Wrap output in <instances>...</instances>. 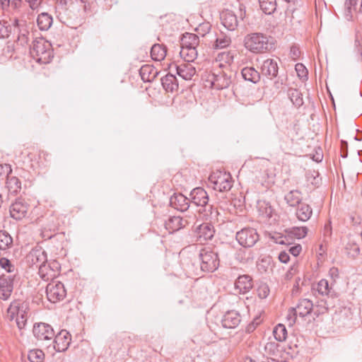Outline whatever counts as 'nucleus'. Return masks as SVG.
Returning a JSON list of instances; mask_svg holds the SVG:
<instances>
[{
  "instance_id": "1",
  "label": "nucleus",
  "mask_w": 362,
  "mask_h": 362,
  "mask_svg": "<svg viewBox=\"0 0 362 362\" xmlns=\"http://www.w3.org/2000/svg\"><path fill=\"white\" fill-rule=\"evenodd\" d=\"M28 303L21 300H15L7 309L6 317L10 321L15 320L19 329L25 328L28 320Z\"/></svg>"
},
{
  "instance_id": "2",
  "label": "nucleus",
  "mask_w": 362,
  "mask_h": 362,
  "mask_svg": "<svg viewBox=\"0 0 362 362\" xmlns=\"http://www.w3.org/2000/svg\"><path fill=\"white\" fill-rule=\"evenodd\" d=\"M30 52L42 64H48L53 57L52 45L44 38H38L33 42Z\"/></svg>"
},
{
  "instance_id": "3",
  "label": "nucleus",
  "mask_w": 362,
  "mask_h": 362,
  "mask_svg": "<svg viewBox=\"0 0 362 362\" xmlns=\"http://www.w3.org/2000/svg\"><path fill=\"white\" fill-rule=\"evenodd\" d=\"M199 257L201 261L200 269L205 272H214L220 263L218 253L210 247L202 248L199 251Z\"/></svg>"
},
{
  "instance_id": "4",
  "label": "nucleus",
  "mask_w": 362,
  "mask_h": 362,
  "mask_svg": "<svg viewBox=\"0 0 362 362\" xmlns=\"http://www.w3.org/2000/svg\"><path fill=\"white\" fill-rule=\"evenodd\" d=\"M245 47L255 53L263 52L269 49L268 38L262 33H252L245 38Z\"/></svg>"
},
{
  "instance_id": "5",
  "label": "nucleus",
  "mask_w": 362,
  "mask_h": 362,
  "mask_svg": "<svg viewBox=\"0 0 362 362\" xmlns=\"http://www.w3.org/2000/svg\"><path fill=\"white\" fill-rule=\"evenodd\" d=\"M209 180L213 183L214 189L219 192L228 191L233 186V179L230 173L216 172L211 174Z\"/></svg>"
},
{
  "instance_id": "6",
  "label": "nucleus",
  "mask_w": 362,
  "mask_h": 362,
  "mask_svg": "<svg viewBox=\"0 0 362 362\" xmlns=\"http://www.w3.org/2000/svg\"><path fill=\"white\" fill-rule=\"evenodd\" d=\"M313 310V303L310 300L307 298L300 299L296 307L292 308L287 316L289 325H293L296 322L297 315L300 317H305L310 314Z\"/></svg>"
},
{
  "instance_id": "7",
  "label": "nucleus",
  "mask_w": 362,
  "mask_h": 362,
  "mask_svg": "<svg viewBox=\"0 0 362 362\" xmlns=\"http://www.w3.org/2000/svg\"><path fill=\"white\" fill-rule=\"evenodd\" d=\"M235 238L243 247H251L259 240V236L255 228H244L237 232Z\"/></svg>"
},
{
  "instance_id": "8",
  "label": "nucleus",
  "mask_w": 362,
  "mask_h": 362,
  "mask_svg": "<svg viewBox=\"0 0 362 362\" xmlns=\"http://www.w3.org/2000/svg\"><path fill=\"white\" fill-rule=\"evenodd\" d=\"M46 294L49 301L56 303L66 297V290L62 282L52 281L46 287Z\"/></svg>"
},
{
  "instance_id": "9",
  "label": "nucleus",
  "mask_w": 362,
  "mask_h": 362,
  "mask_svg": "<svg viewBox=\"0 0 362 362\" xmlns=\"http://www.w3.org/2000/svg\"><path fill=\"white\" fill-rule=\"evenodd\" d=\"M30 209V204L23 199L18 198L9 207V214L12 218L21 221L25 218Z\"/></svg>"
},
{
  "instance_id": "10",
  "label": "nucleus",
  "mask_w": 362,
  "mask_h": 362,
  "mask_svg": "<svg viewBox=\"0 0 362 362\" xmlns=\"http://www.w3.org/2000/svg\"><path fill=\"white\" fill-rule=\"evenodd\" d=\"M215 233L214 226L210 223H203L196 226L194 229V235L197 242L204 244L209 240H211Z\"/></svg>"
},
{
  "instance_id": "11",
  "label": "nucleus",
  "mask_w": 362,
  "mask_h": 362,
  "mask_svg": "<svg viewBox=\"0 0 362 362\" xmlns=\"http://www.w3.org/2000/svg\"><path fill=\"white\" fill-rule=\"evenodd\" d=\"M26 261L30 267L39 268L47 262V253L41 247H35L27 255Z\"/></svg>"
},
{
  "instance_id": "12",
  "label": "nucleus",
  "mask_w": 362,
  "mask_h": 362,
  "mask_svg": "<svg viewBox=\"0 0 362 362\" xmlns=\"http://www.w3.org/2000/svg\"><path fill=\"white\" fill-rule=\"evenodd\" d=\"M33 332L39 341H52L55 334L52 326L44 322L35 324Z\"/></svg>"
},
{
  "instance_id": "13",
  "label": "nucleus",
  "mask_w": 362,
  "mask_h": 362,
  "mask_svg": "<svg viewBox=\"0 0 362 362\" xmlns=\"http://www.w3.org/2000/svg\"><path fill=\"white\" fill-rule=\"evenodd\" d=\"M71 341V337L69 332L62 329L57 334H54L52 339L54 349L58 352L65 351L68 349Z\"/></svg>"
},
{
  "instance_id": "14",
  "label": "nucleus",
  "mask_w": 362,
  "mask_h": 362,
  "mask_svg": "<svg viewBox=\"0 0 362 362\" xmlns=\"http://www.w3.org/2000/svg\"><path fill=\"white\" fill-rule=\"evenodd\" d=\"M13 275L0 276V298L6 300H8L13 289Z\"/></svg>"
},
{
  "instance_id": "15",
  "label": "nucleus",
  "mask_w": 362,
  "mask_h": 362,
  "mask_svg": "<svg viewBox=\"0 0 362 362\" xmlns=\"http://www.w3.org/2000/svg\"><path fill=\"white\" fill-rule=\"evenodd\" d=\"M41 235L45 240H49L52 246L55 249L56 252L63 250L65 241L64 233H54L49 234L48 230H42Z\"/></svg>"
},
{
  "instance_id": "16",
  "label": "nucleus",
  "mask_w": 362,
  "mask_h": 362,
  "mask_svg": "<svg viewBox=\"0 0 362 362\" xmlns=\"http://www.w3.org/2000/svg\"><path fill=\"white\" fill-rule=\"evenodd\" d=\"M190 203L197 206L206 207L209 202V195L206 190L202 187H196L193 189L190 194Z\"/></svg>"
},
{
  "instance_id": "17",
  "label": "nucleus",
  "mask_w": 362,
  "mask_h": 362,
  "mask_svg": "<svg viewBox=\"0 0 362 362\" xmlns=\"http://www.w3.org/2000/svg\"><path fill=\"white\" fill-rule=\"evenodd\" d=\"M231 82V76H228L224 71H220L218 74L214 73L211 78V87L217 90L227 88Z\"/></svg>"
},
{
  "instance_id": "18",
  "label": "nucleus",
  "mask_w": 362,
  "mask_h": 362,
  "mask_svg": "<svg viewBox=\"0 0 362 362\" xmlns=\"http://www.w3.org/2000/svg\"><path fill=\"white\" fill-rule=\"evenodd\" d=\"M17 28L18 30L16 42L21 46H25L29 42L30 32L26 23L19 21L18 18L13 20V30Z\"/></svg>"
},
{
  "instance_id": "19",
  "label": "nucleus",
  "mask_w": 362,
  "mask_h": 362,
  "mask_svg": "<svg viewBox=\"0 0 362 362\" xmlns=\"http://www.w3.org/2000/svg\"><path fill=\"white\" fill-rule=\"evenodd\" d=\"M170 204L176 210L184 212L189 209L190 201L181 193H174L170 199Z\"/></svg>"
},
{
  "instance_id": "20",
  "label": "nucleus",
  "mask_w": 362,
  "mask_h": 362,
  "mask_svg": "<svg viewBox=\"0 0 362 362\" xmlns=\"http://www.w3.org/2000/svg\"><path fill=\"white\" fill-rule=\"evenodd\" d=\"M240 322L241 316L240 313L235 310L226 312L221 320L223 327L227 329H234L237 327Z\"/></svg>"
},
{
  "instance_id": "21",
  "label": "nucleus",
  "mask_w": 362,
  "mask_h": 362,
  "mask_svg": "<svg viewBox=\"0 0 362 362\" xmlns=\"http://www.w3.org/2000/svg\"><path fill=\"white\" fill-rule=\"evenodd\" d=\"M221 21L223 25L228 30H235L238 25L236 14L228 9L222 11L221 13Z\"/></svg>"
},
{
  "instance_id": "22",
  "label": "nucleus",
  "mask_w": 362,
  "mask_h": 362,
  "mask_svg": "<svg viewBox=\"0 0 362 362\" xmlns=\"http://www.w3.org/2000/svg\"><path fill=\"white\" fill-rule=\"evenodd\" d=\"M252 287V279L247 274L239 276L235 282V288L240 293H247Z\"/></svg>"
},
{
  "instance_id": "23",
  "label": "nucleus",
  "mask_w": 362,
  "mask_h": 362,
  "mask_svg": "<svg viewBox=\"0 0 362 362\" xmlns=\"http://www.w3.org/2000/svg\"><path fill=\"white\" fill-rule=\"evenodd\" d=\"M278 69L277 62L273 59L264 60L261 66L262 74L270 79L277 76Z\"/></svg>"
},
{
  "instance_id": "24",
  "label": "nucleus",
  "mask_w": 362,
  "mask_h": 362,
  "mask_svg": "<svg viewBox=\"0 0 362 362\" xmlns=\"http://www.w3.org/2000/svg\"><path fill=\"white\" fill-rule=\"evenodd\" d=\"M187 222L180 216H172L165 222V228L169 233H173L184 228Z\"/></svg>"
},
{
  "instance_id": "25",
  "label": "nucleus",
  "mask_w": 362,
  "mask_h": 362,
  "mask_svg": "<svg viewBox=\"0 0 362 362\" xmlns=\"http://www.w3.org/2000/svg\"><path fill=\"white\" fill-rule=\"evenodd\" d=\"M177 74L185 80H191L196 74L194 66L189 63H184L180 65L175 64Z\"/></svg>"
},
{
  "instance_id": "26",
  "label": "nucleus",
  "mask_w": 362,
  "mask_h": 362,
  "mask_svg": "<svg viewBox=\"0 0 362 362\" xmlns=\"http://www.w3.org/2000/svg\"><path fill=\"white\" fill-rule=\"evenodd\" d=\"M344 6L346 18L347 20H351L354 13L361 11L362 0H346Z\"/></svg>"
},
{
  "instance_id": "27",
  "label": "nucleus",
  "mask_w": 362,
  "mask_h": 362,
  "mask_svg": "<svg viewBox=\"0 0 362 362\" xmlns=\"http://www.w3.org/2000/svg\"><path fill=\"white\" fill-rule=\"evenodd\" d=\"M235 55L236 51L234 49L221 52L216 56V62L219 63L218 66L220 68H223L226 66H230L233 62Z\"/></svg>"
},
{
  "instance_id": "28",
  "label": "nucleus",
  "mask_w": 362,
  "mask_h": 362,
  "mask_svg": "<svg viewBox=\"0 0 362 362\" xmlns=\"http://www.w3.org/2000/svg\"><path fill=\"white\" fill-rule=\"evenodd\" d=\"M199 37L193 33H186L182 35L181 38V49H197L199 45Z\"/></svg>"
},
{
  "instance_id": "29",
  "label": "nucleus",
  "mask_w": 362,
  "mask_h": 362,
  "mask_svg": "<svg viewBox=\"0 0 362 362\" xmlns=\"http://www.w3.org/2000/svg\"><path fill=\"white\" fill-rule=\"evenodd\" d=\"M162 86L166 92L173 93L178 89V83L175 75L168 74L161 78Z\"/></svg>"
},
{
  "instance_id": "30",
  "label": "nucleus",
  "mask_w": 362,
  "mask_h": 362,
  "mask_svg": "<svg viewBox=\"0 0 362 362\" xmlns=\"http://www.w3.org/2000/svg\"><path fill=\"white\" fill-rule=\"evenodd\" d=\"M158 74V71L152 65L149 64L143 65L139 70V74L144 82L153 81Z\"/></svg>"
},
{
  "instance_id": "31",
  "label": "nucleus",
  "mask_w": 362,
  "mask_h": 362,
  "mask_svg": "<svg viewBox=\"0 0 362 362\" xmlns=\"http://www.w3.org/2000/svg\"><path fill=\"white\" fill-rule=\"evenodd\" d=\"M313 214V209L309 204H300L296 209V218L303 222L308 221Z\"/></svg>"
},
{
  "instance_id": "32",
  "label": "nucleus",
  "mask_w": 362,
  "mask_h": 362,
  "mask_svg": "<svg viewBox=\"0 0 362 362\" xmlns=\"http://www.w3.org/2000/svg\"><path fill=\"white\" fill-rule=\"evenodd\" d=\"M167 54V47L164 45L155 44L151 49V57L153 60L160 62L163 60Z\"/></svg>"
},
{
  "instance_id": "33",
  "label": "nucleus",
  "mask_w": 362,
  "mask_h": 362,
  "mask_svg": "<svg viewBox=\"0 0 362 362\" xmlns=\"http://www.w3.org/2000/svg\"><path fill=\"white\" fill-rule=\"evenodd\" d=\"M241 74L245 81L257 83L260 80V74L253 67L247 66L242 69Z\"/></svg>"
},
{
  "instance_id": "34",
  "label": "nucleus",
  "mask_w": 362,
  "mask_h": 362,
  "mask_svg": "<svg viewBox=\"0 0 362 362\" xmlns=\"http://www.w3.org/2000/svg\"><path fill=\"white\" fill-rule=\"evenodd\" d=\"M53 23L52 16L46 12H42L38 15L37 18V24L41 30H47L49 29Z\"/></svg>"
},
{
  "instance_id": "35",
  "label": "nucleus",
  "mask_w": 362,
  "mask_h": 362,
  "mask_svg": "<svg viewBox=\"0 0 362 362\" xmlns=\"http://www.w3.org/2000/svg\"><path fill=\"white\" fill-rule=\"evenodd\" d=\"M284 199L290 206L296 207L302 201L301 192L297 189L291 190L285 195Z\"/></svg>"
},
{
  "instance_id": "36",
  "label": "nucleus",
  "mask_w": 362,
  "mask_h": 362,
  "mask_svg": "<svg viewBox=\"0 0 362 362\" xmlns=\"http://www.w3.org/2000/svg\"><path fill=\"white\" fill-rule=\"evenodd\" d=\"M230 44V37L223 33H220L216 35V40L212 44V47L214 49H224L228 47Z\"/></svg>"
},
{
  "instance_id": "37",
  "label": "nucleus",
  "mask_w": 362,
  "mask_h": 362,
  "mask_svg": "<svg viewBox=\"0 0 362 362\" xmlns=\"http://www.w3.org/2000/svg\"><path fill=\"white\" fill-rule=\"evenodd\" d=\"M6 187L11 194H17L21 189V182L16 176H8Z\"/></svg>"
},
{
  "instance_id": "38",
  "label": "nucleus",
  "mask_w": 362,
  "mask_h": 362,
  "mask_svg": "<svg viewBox=\"0 0 362 362\" xmlns=\"http://www.w3.org/2000/svg\"><path fill=\"white\" fill-rule=\"evenodd\" d=\"M235 259L241 264H247L252 262L254 257L252 251L240 248L236 251Z\"/></svg>"
},
{
  "instance_id": "39",
  "label": "nucleus",
  "mask_w": 362,
  "mask_h": 362,
  "mask_svg": "<svg viewBox=\"0 0 362 362\" xmlns=\"http://www.w3.org/2000/svg\"><path fill=\"white\" fill-rule=\"evenodd\" d=\"M13 33V21H0V39H7Z\"/></svg>"
},
{
  "instance_id": "40",
  "label": "nucleus",
  "mask_w": 362,
  "mask_h": 362,
  "mask_svg": "<svg viewBox=\"0 0 362 362\" xmlns=\"http://www.w3.org/2000/svg\"><path fill=\"white\" fill-rule=\"evenodd\" d=\"M288 96L295 106L300 107L303 104L302 94L298 89L289 88L288 90Z\"/></svg>"
},
{
  "instance_id": "41",
  "label": "nucleus",
  "mask_w": 362,
  "mask_h": 362,
  "mask_svg": "<svg viewBox=\"0 0 362 362\" xmlns=\"http://www.w3.org/2000/svg\"><path fill=\"white\" fill-rule=\"evenodd\" d=\"M262 11L267 15L273 13L276 9V0H259Z\"/></svg>"
},
{
  "instance_id": "42",
  "label": "nucleus",
  "mask_w": 362,
  "mask_h": 362,
  "mask_svg": "<svg viewBox=\"0 0 362 362\" xmlns=\"http://www.w3.org/2000/svg\"><path fill=\"white\" fill-rule=\"evenodd\" d=\"M13 245V238L6 230H0V250H6Z\"/></svg>"
},
{
  "instance_id": "43",
  "label": "nucleus",
  "mask_w": 362,
  "mask_h": 362,
  "mask_svg": "<svg viewBox=\"0 0 362 362\" xmlns=\"http://www.w3.org/2000/svg\"><path fill=\"white\" fill-rule=\"evenodd\" d=\"M37 269L38 274L42 280L47 281L54 278V272L50 269V267L47 264V262L40 266V267Z\"/></svg>"
},
{
  "instance_id": "44",
  "label": "nucleus",
  "mask_w": 362,
  "mask_h": 362,
  "mask_svg": "<svg viewBox=\"0 0 362 362\" xmlns=\"http://www.w3.org/2000/svg\"><path fill=\"white\" fill-rule=\"evenodd\" d=\"M180 55L185 62L189 63L197 59L198 52L197 49H180Z\"/></svg>"
},
{
  "instance_id": "45",
  "label": "nucleus",
  "mask_w": 362,
  "mask_h": 362,
  "mask_svg": "<svg viewBox=\"0 0 362 362\" xmlns=\"http://www.w3.org/2000/svg\"><path fill=\"white\" fill-rule=\"evenodd\" d=\"M308 232V228L306 226L302 227H293L288 231L289 237H294L297 239L305 238Z\"/></svg>"
},
{
  "instance_id": "46",
  "label": "nucleus",
  "mask_w": 362,
  "mask_h": 362,
  "mask_svg": "<svg viewBox=\"0 0 362 362\" xmlns=\"http://www.w3.org/2000/svg\"><path fill=\"white\" fill-rule=\"evenodd\" d=\"M274 338L279 341H284L287 337V330L284 325H277L273 331Z\"/></svg>"
},
{
  "instance_id": "47",
  "label": "nucleus",
  "mask_w": 362,
  "mask_h": 362,
  "mask_svg": "<svg viewBox=\"0 0 362 362\" xmlns=\"http://www.w3.org/2000/svg\"><path fill=\"white\" fill-rule=\"evenodd\" d=\"M59 225L58 218L54 216H51L42 230H48L49 234L54 233L58 230Z\"/></svg>"
},
{
  "instance_id": "48",
  "label": "nucleus",
  "mask_w": 362,
  "mask_h": 362,
  "mask_svg": "<svg viewBox=\"0 0 362 362\" xmlns=\"http://www.w3.org/2000/svg\"><path fill=\"white\" fill-rule=\"evenodd\" d=\"M28 358L30 362H43L45 354L42 350H30L28 354Z\"/></svg>"
},
{
  "instance_id": "49",
  "label": "nucleus",
  "mask_w": 362,
  "mask_h": 362,
  "mask_svg": "<svg viewBox=\"0 0 362 362\" xmlns=\"http://www.w3.org/2000/svg\"><path fill=\"white\" fill-rule=\"evenodd\" d=\"M332 286H329L327 279H321L317 286V291L322 296H329L331 293Z\"/></svg>"
},
{
  "instance_id": "50",
  "label": "nucleus",
  "mask_w": 362,
  "mask_h": 362,
  "mask_svg": "<svg viewBox=\"0 0 362 362\" xmlns=\"http://www.w3.org/2000/svg\"><path fill=\"white\" fill-rule=\"evenodd\" d=\"M204 211L205 212L204 216L206 219L216 220L218 216V211L216 208H214L213 206L206 204V207H204Z\"/></svg>"
},
{
  "instance_id": "51",
  "label": "nucleus",
  "mask_w": 362,
  "mask_h": 362,
  "mask_svg": "<svg viewBox=\"0 0 362 362\" xmlns=\"http://www.w3.org/2000/svg\"><path fill=\"white\" fill-rule=\"evenodd\" d=\"M332 233V228L331 226V221H328L325 226L323 229V237L324 240L323 241L325 243H328L331 240V236Z\"/></svg>"
},
{
  "instance_id": "52",
  "label": "nucleus",
  "mask_w": 362,
  "mask_h": 362,
  "mask_svg": "<svg viewBox=\"0 0 362 362\" xmlns=\"http://www.w3.org/2000/svg\"><path fill=\"white\" fill-rule=\"evenodd\" d=\"M0 266L9 273L13 272L14 270V266L11 264V262L5 257H1L0 259Z\"/></svg>"
},
{
  "instance_id": "53",
  "label": "nucleus",
  "mask_w": 362,
  "mask_h": 362,
  "mask_svg": "<svg viewBox=\"0 0 362 362\" xmlns=\"http://www.w3.org/2000/svg\"><path fill=\"white\" fill-rule=\"evenodd\" d=\"M258 296L262 298H266L269 294V288L267 285H261L257 289Z\"/></svg>"
},
{
  "instance_id": "54",
  "label": "nucleus",
  "mask_w": 362,
  "mask_h": 362,
  "mask_svg": "<svg viewBox=\"0 0 362 362\" xmlns=\"http://www.w3.org/2000/svg\"><path fill=\"white\" fill-rule=\"evenodd\" d=\"M300 54L301 52L298 47L296 45L291 46L290 49V57L293 60H298L300 57Z\"/></svg>"
},
{
  "instance_id": "55",
  "label": "nucleus",
  "mask_w": 362,
  "mask_h": 362,
  "mask_svg": "<svg viewBox=\"0 0 362 362\" xmlns=\"http://www.w3.org/2000/svg\"><path fill=\"white\" fill-rule=\"evenodd\" d=\"M12 173V168L11 165L4 163L0 165V175L3 173L6 175V177L9 176Z\"/></svg>"
},
{
  "instance_id": "56",
  "label": "nucleus",
  "mask_w": 362,
  "mask_h": 362,
  "mask_svg": "<svg viewBox=\"0 0 362 362\" xmlns=\"http://www.w3.org/2000/svg\"><path fill=\"white\" fill-rule=\"evenodd\" d=\"M296 71H297V74L300 77L306 76L308 74V71L305 69V67L303 66V64L300 63L296 65Z\"/></svg>"
},
{
  "instance_id": "57",
  "label": "nucleus",
  "mask_w": 362,
  "mask_h": 362,
  "mask_svg": "<svg viewBox=\"0 0 362 362\" xmlns=\"http://www.w3.org/2000/svg\"><path fill=\"white\" fill-rule=\"evenodd\" d=\"M50 267V269L54 272V278L58 276L59 273L60 265L57 261H53L47 264Z\"/></svg>"
},
{
  "instance_id": "58",
  "label": "nucleus",
  "mask_w": 362,
  "mask_h": 362,
  "mask_svg": "<svg viewBox=\"0 0 362 362\" xmlns=\"http://www.w3.org/2000/svg\"><path fill=\"white\" fill-rule=\"evenodd\" d=\"M302 251V246L300 244H296L289 249V252L294 257H297L300 255Z\"/></svg>"
},
{
  "instance_id": "59",
  "label": "nucleus",
  "mask_w": 362,
  "mask_h": 362,
  "mask_svg": "<svg viewBox=\"0 0 362 362\" xmlns=\"http://www.w3.org/2000/svg\"><path fill=\"white\" fill-rule=\"evenodd\" d=\"M25 1L28 3L31 9L35 10L40 7L42 0H25Z\"/></svg>"
},
{
  "instance_id": "60",
  "label": "nucleus",
  "mask_w": 362,
  "mask_h": 362,
  "mask_svg": "<svg viewBox=\"0 0 362 362\" xmlns=\"http://www.w3.org/2000/svg\"><path fill=\"white\" fill-rule=\"evenodd\" d=\"M279 259L282 263H287L290 260L288 253L285 251H282L279 255Z\"/></svg>"
},
{
  "instance_id": "61",
  "label": "nucleus",
  "mask_w": 362,
  "mask_h": 362,
  "mask_svg": "<svg viewBox=\"0 0 362 362\" xmlns=\"http://www.w3.org/2000/svg\"><path fill=\"white\" fill-rule=\"evenodd\" d=\"M329 274L332 279L335 281L339 278V273L337 267H332L329 271Z\"/></svg>"
},
{
  "instance_id": "62",
  "label": "nucleus",
  "mask_w": 362,
  "mask_h": 362,
  "mask_svg": "<svg viewBox=\"0 0 362 362\" xmlns=\"http://www.w3.org/2000/svg\"><path fill=\"white\" fill-rule=\"evenodd\" d=\"M210 30H211V25L209 23H203V24L200 25L199 27L198 28V30L199 33H200V31L203 32V33H202L203 36L205 35V33H209Z\"/></svg>"
},
{
  "instance_id": "63",
  "label": "nucleus",
  "mask_w": 362,
  "mask_h": 362,
  "mask_svg": "<svg viewBox=\"0 0 362 362\" xmlns=\"http://www.w3.org/2000/svg\"><path fill=\"white\" fill-rule=\"evenodd\" d=\"M273 239H274V241L277 244H281V245H284V244H287V237L286 236H282V235H277L276 237H272Z\"/></svg>"
},
{
  "instance_id": "64",
  "label": "nucleus",
  "mask_w": 362,
  "mask_h": 362,
  "mask_svg": "<svg viewBox=\"0 0 362 362\" xmlns=\"http://www.w3.org/2000/svg\"><path fill=\"white\" fill-rule=\"evenodd\" d=\"M296 272H297V268L293 265L286 273L285 278L286 279H291L296 274Z\"/></svg>"
}]
</instances>
